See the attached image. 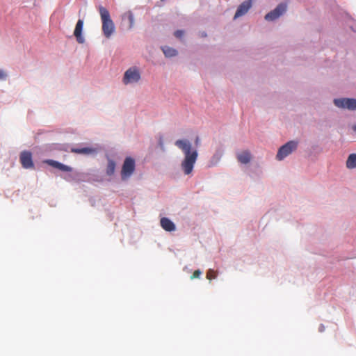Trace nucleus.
I'll list each match as a JSON object with an SVG mask.
<instances>
[{
    "label": "nucleus",
    "instance_id": "obj_1",
    "mask_svg": "<svg viewBox=\"0 0 356 356\" xmlns=\"http://www.w3.org/2000/svg\"><path fill=\"white\" fill-rule=\"evenodd\" d=\"M175 145L179 148L184 154V159L181 162V168L185 175L192 172L194 164L197 159V149H193L191 143L186 139L177 140Z\"/></svg>",
    "mask_w": 356,
    "mask_h": 356
},
{
    "label": "nucleus",
    "instance_id": "obj_11",
    "mask_svg": "<svg viewBox=\"0 0 356 356\" xmlns=\"http://www.w3.org/2000/svg\"><path fill=\"white\" fill-rule=\"evenodd\" d=\"M44 162L49 165L50 166H52L63 172H71L72 170V168L71 167L64 165L54 160L48 159L44 161Z\"/></svg>",
    "mask_w": 356,
    "mask_h": 356
},
{
    "label": "nucleus",
    "instance_id": "obj_22",
    "mask_svg": "<svg viewBox=\"0 0 356 356\" xmlns=\"http://www.w3.org/2000/svg\"><path fill=\"white\" fill-rule=\"evenodd\" d=\"M6 78V74L2 70H0V80L5 79Z\"/></svg>",
    "mask_w": 356,
    "mask_h": 356
},
{
    "label": "nucleus",
    "instance_id": "obj_14",
    "mask_svg": "<svg viewBox=\"0 0 356 356\" xmlns=\"http://www.w3.org/2000/svg\"><path fill=\"white\" fill-rule=\"evenodd\" d=\"M346 168L348 169L356 168V154H350L346 160Z\"/></svg>",
    "mask_w": 356,
    "mask_h": 356
},
{
    "label": "nucleus",
    "instance_id": "obj_15",
    "mask_svg": "<svg viewBox=\"0 0 356 356\" xmlns=\"http://www.w3.org/2000/svg\"><path fill=\"white\" fill-rule=\"evenodd\" d=\"M71 152L76 154H89L94 153L95 149L90 147L72 148Z\"/></svg>",
    "mask_w": 356,
    "mask_h": 356
},
{
    "label": "nucleus",
    "instance_id": "obj_23",
    "mask_svg": "<svg viewBox=\"0 0 356 356\" xmlns=\"http://www.w3.org/2000/svg\"><path fill=\"white\" fill-rule=\"evenodd\" d=\"M195 144L197 147L200 144V138L198 136L196 137L195 140Z\"/></svg>",
    "mask_w": 356,
    "mask_h": 356
},
{
    "label": "nucleus",
    "instance_id": "obj_9",
    "mask_svg": "<svg viewBox=\"0 0 356 356\" xmlns=\"http://www.w3.org/2000/svg\"><path fill=\"white\" fill-rule=\"evenodd\" d=\"M83 26V21L82 19H79L76 22L74 35L76 38L77 42L79 44H83L85 42L84 38L82 36V30Z\"/></svg>",
    "mask_w": 356,
    "mask_h": 356
},
{
    "label": "nucleus",
    "instance_id": "obj_26",
    "mask_svg": "<svg viewBox=\"0 0 356 356\" xmlns=\"http://www.w3.org/2000/svg\"><path fill=\"white\" fill-rule=\"evenodd\" d=\"M323 326H321V327L320 328V331H323Z\"/></svg>",
    "mask_w": 356,
    "mask_h": 356
},
{
    "label": "nucleus",
    "instance_id": "obj_7",
    "mask_svg": "<svg viewBox=\"0 0 356 356\" xmlns=\"http://www.w3.org/2000/svg\"><path fill=\"white\" fill-rule=\"evenodd\" d=\"M334 103L339 108L356 110V99L350 98L334 99Z\"/></svg>",
    "mask_w": 356,
    "mask_h": 356
},
{
    "label": "nucleus",
    "instance_id": "obj_16",
    "mask_svg": "<svg viewBox=\"0 0 356 356\" xmlns=\"http://www.w3.org/2000/svg\"><path fill=\"white\" fill-rule=\"evenodd\" d=\"M162 50L166 57H172L177 54L176 49L168 46L162 47Z\"/></svg>",
    "mask_w": 356,
    "mask_h": 356
},
{
    "label": "nucleus",
    "instance_id": "obj_10",
    "mask_svg": "<svg viewBox=\"0 0 356 356\" xmlns=\"http://www.w3.org/2000/svg\"><path fill=\"white\" fill-rule=\"evenodd\" d=\"M252 6L251 0L243 2L237 8L234 15V19L245 15Z\"/></svg>",
    "mask_w": 356,
    "mask_h": 356
},
{
    "label": "nucleus",
    "instance_id": "obj_2",
    "mask_svg": "<svg viewBox=\"0 0 356 356\" xmlns=\"http://www.w3.org/2000/svg\"><path fill=\"white\" fill-rule=\"evenodd\" d=\"M102 23V32L106 38H110L115 31L114 22L111 18L110 13L107 8L102 6L98 8Z\"/></svg>",
    "mask_w": 356,
    "mask_h": 356
},
{
    "label": "nucleus",
    "instance_id": "obj_4",
    "mask_svg": "<svg viewBox=\"0 0 356 356\" xmlns=\"http://www.w3.org/2000/svg\"><path fill=\"white\" fill-rule=\"evenodd\" d=\"M140 79V73L136 67H130L128 69L123 77V83L125 85L129 83H136Z\"/></svg>",
    "mask_w": 356,
    "mask_h": 356
},
{
    "label": "nucleus",
    "instance_id": "obj_21",
    "mask_svg": "<svg viewBox=\"0 0 356 356\" xmlns=\"http://www.w3.org/2000/svg\"><path fill=\"white\" fill-rule=\"evenodd\" d=\"M184 31L182 30H177L175 32L174 35L177 38H181L184 35Z\"/></svg>",
    "mask_w": 356,
    "mask_h": 356
},
{
    "label": "nucleus",
    "instance_id": "obj_8",
    "mask_svg": "<svg viewBox=\"0 0 356 356\" xmlns=\"http://www.w3.org/2000/svg\"><path fill=\"white\" fill-rule=\"evenodd\" d=\"M19 161L22 167L25 169H34V163L32 159V154L29 151H23L19 155Z\"/></svg>",
    "mask_w": 356,
    "mask_h": 356
},
{
    "label": "nucleus",
    "instance_id": "obj_3",
    "mask_svg": "<svg viewBox=\"0 0 356 356\" xmlns=\"http://www.w3.org/2000/svg\"><path fill=\"white\" fill-rule=\"evenodd\" d=\"M298 147V143L293 140L289 141L284 145H282L278 150L276 155L277 160L281 161L286 157L288 155L292 153Z\"/></svg>",
    "mask_w": 356,
    "mask_h": 356
},
{
    "label": "nucleus",
    "instance_id": "obj_20",
    "mask_svg": "<svg viewBox=\"0 0 356 356\" xmlns=\"http://www.w3.org/2000/svg\"><path fill=\"white\" fill-rule=\"evenodd\" d=\"M201 274H202L201 270H196L194 271L193 274L191 275V279L193 280V279H195V278H199Z\"/></svg>",
    "mask_w": 356,
    "mask_h": 356
},
{
    "label": "nucleus",
    "instance_id": "obj_6",
    "mask_svg": "<svg viewBox=\"0 0 356 356\" xmlns=\"http://www.w3.org/2000/svg\"><path fill=\"white\" fill-rule=\"evenodd\" d=\"M287 5L286 3H280L274 10L269 12L265 16V19L267 21H273L277 19L286 10Z\"/></svg>",
    "mask_w": 356,
    "mask_h": 356
},
{
    "label": "nucleus",
    "instance_id": "obj_13",
    "mask_svg": "<svg viewBox=\"0 0 356 356\" xmlns=\"http://www.w3.org/2000/svg\"><path fill=\"white\" fill-rule=\"evenodd\" d=\"M237 159L241 163L247 164L251 160V154L249 151H243L237 154Z\"/></svg>",
    "mask_w": 356,
    "mask_h": 356
},
{
    "label": "nucleus",
    "instance_id": "obj_19",
    "mask_svg": "<svg viewBox=\"0 0 356 356\" xmlns=\"http://www.w3.org/2000/svg\"><path fill=\"white\" fill-rule=\"evenodd\" d=\"M216 277V272L213 270L209 269L207 273V278L208 280L215 279Z\"/></svg>",
    "mask_w": 356,
    "mask_h": 356
},
{
    "label": "nucleus",
    "instance_id": "obj_18",
    "mask_svg": "<svg viewBox=\"0 0 356 356\" xmlns=\"http://www.w3.org/2000/svg\"><path fill=\"white\" fill-rule=\"evenodd\" d=\"M127 17L129 22V29H131L134 24V15L131 11H128L123 15V18Z\"/></svg>",
    "mask_w": 356,
    "mask_h": 356
},
{
    "label": "nucleus",
    "instance_id": "obj_5",
    "mask_svg": "<svg viewBox=\"0 0 356 356\" xmlns=\"http://www.w3.org/2000/svg\"><path fill=\"white\" fill-rule=\"evenodd\" d=\"M135 170V161L131 157H127L122 165L121 177L122 179L130 177Z\"/></svg>",
    "mask_w": 356,
    "mask_h": 356
},
{
    "label": "nucleus",
    "instance_id": "obj_24",
    "mask_svg": "<svg viewBox=\"0 0 356 356\" xmlns=\"http://www.w3.org/2000/svg\"><path fill=\"white\" fill-rule=\"evenodd\" d=\"M201 36L202 37H206L207 34L204 32H202V33H201Z\"/></svg>",
    "mask_w": 356,
    "mask_h": 356
},
{
    "label": "nucleus",
    "instance_id": "obj_17",
    "mask_svg": "<svg viewBox=\"0 0 356 356\" xmlns=\"http://www.w3.org/2000/svg\"><path fill=\"white\" fill-rule=\"evenodd\" d=\"M115 169V163L111 159H108L106 167V174L109 176L113 175Z\"/></svg>",
    "mask_w": 356,
    "mask_h": 356
},
{
    "label": "nucleus",
    "instance_id": "obj_12",
    "mask_svg": "<svg viewBox=\"0 0 356 356\" xmlns=\"http://www.w3.org/2000/svg\"><path fill=\"white\" fill-rule=\"evenodd\" d=\"M161 227L168 232L175 231L176 229L175 225L169 218L163 217L160 220Z\"/></svg>",
    "mask_w": 356,
    "mask_h": 356
},
{
    "label": "nucleus",
    "instance_id": "obj_25",
    "mask_svg": "<svg viewBox=\"0 0 356 356\" xmlns=\"http://www.w3.org/2000/svg\"><path fill=\"white\" fill-rule=\"evenodd\" d=\"M353 130H354L355 131H356V124H355V125L353 126Z\"/></svg>",
    "mask_w": 356,
    "mask_h": 356
}]
</instances>
